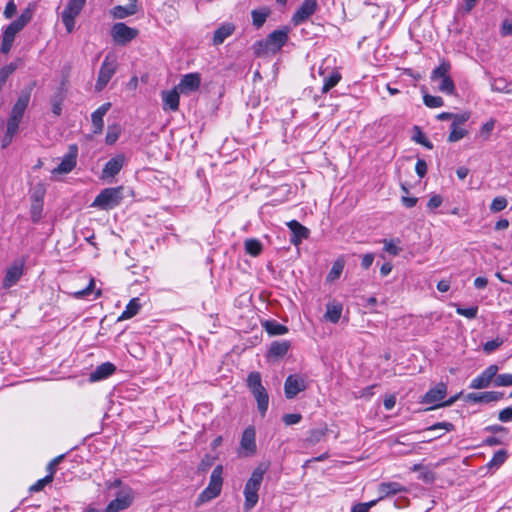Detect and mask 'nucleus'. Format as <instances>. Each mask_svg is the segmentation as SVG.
<instances>
[{"instance_id":"f257e3e1","label":"nucleus","mask_w":512,"mask_h":512,"mask_svg":"<svg viewBox=\"0 0 512 512\" xmlns=\"http://www.w3.org/2000/svg\"><path fill=\"white\" fill-rule=\"evenodd\" d=\"M288 41V30H274L264 40L257 41L253 45L256 56H265L269 53L276 54Z\"/></svg>"},{"instance_id":"f03ea898","label":"nucleus","mask_w":512,"mask_h":512,"mask_svg":"<svg viewBox=\"0 0 512 512\" xmlns=\"http://www.w3.org/2000/svg\"><path fill=\"white\" fill-rule=\"evenodd\" d=\"M267 471V466L259 465L256 467L250 478L247 480L244 487V510L250 511L258 502V491L260 489L261 483L263 481V477L265 472Z\"/></svg>"},{"instance_id":"7ed1b4c3","label":"nucleus","mask_w":512,"mask_h":512,"mask_svg":"<svg viewBox=\"0 0 512 512\" xmlns=\"http://www.w3.org/2000/svg\"><path fill=\"white\" fill-rule=\"evenodd\" d=\"M247 387L257 402V409L262 417L265 416L269 406V395L266 388L262 385V379L259 372H250L246 380Z\"/></svg>"},{"instance_id":"20e7f679","label":"nucleus","mask_w":512,"mask_h":512,"mask_svg":"<svg viewBox=\"0 0 512 512\" xmlns=\"http://www.w3.org/2000/svg\"><path fill=\"white\" fill-rule=\"evenodd\" d=\"M123 191L124 188L122 186L105 188L96 196L91 207L106 211L111 210L117 207L123 200Z\"/></svg>"},{"instance_id":"39448f33","label":"nucleus","mask_w":512,"mask_h":512,"mask_svg":"<svg viewBox=\"0 0 512 512\" xmlns=\"http://www.w3.org/2000/svg\"><path fill=\"white\" fill-rule=\"evenodd\" d=\"M222 474V465H217L210 475L208 486L198 496L196 506H200L220 495L223 485Z\"/></svg>"},{"instance_id":"423d86ee","label":"nucleus","mask_w":512,"mask_h":512,"mask_svg":"<svg viewBox=\"0 0 512 512\" xmlns=\"http://www.w3.org/2000/svg\"><path fill=\"white\" fill-rule=\"evenodd\" d=\"M447 394V386L445 383L440 382L435 387L429 389L421 398L422 404H432L428 410L436 409L438 407L450 406L458 398V396L451 397L450 399L441 403Z\"/></svg>"},{"instance_id":"0eeeda50","label":"nucleus","mask_w":512,"mask_h":512,"mask_svg":"<svg viewBox=\"0 0 512 512\" xmlns=\"http://www.w3.org/2000/svg\"><path fill=\"white\" fill-rule=\"evenodd\" d=\"M117 66L116 55L112 53L107 54L98 73V78L95 84L96 91L100 92L107 86L113 75L116 73Z\"/></svg>"},{"instance_id":"6e6552de","label":"nucleus","mask_w":512,"mask_h":512,"mask_svg":"<svg viewBox=\"0 0 512 512\" xmlns=\"http://www.w3.org/2000/svg\"><path fill=\"white\" fill-rule=\"evenodd\" d=\"M137 35V29L131 28L122 22L115 23L111 29L112 39L118 45H126L135 39Z\"/></svg>"},{"instance_id":"1a4fd4ad","label":"nucleus","mask_w":512,"mask_h":512,"mask_svg":"<svg viewBox=\"0 0 512 512\" xmlns=\"http://www.w3.org/2000/svg\"><path fill=\"white\" fill-rule=\"evenodd\" d=\"M307 388L305 379L298 374L289 375L284 383V393L287 399L295 398L300 392Z\"/></svg>"},{"instance_id":"9d476101","label":"nucleus","mask_w":512,"mask_h":512,"mask_svg":"<svg viewBox=\"0 0 512 512\" xmlns=\"http://www.w3.org/2000/svg\"><path fill=\"white\" fill-rule=\"evenodd\" d=\"M318 3L316 0H304L302 5L292 16L291 22L294 26H298L307 21L317 10Z\"/></svg>"},{"instance_id":"9b49d317","label":"nucleus","mask_w":512,"mask_h":512,"mask_svg":"<svg viewBox=\"0 0 512 512\" xmlns=\"http://www.w3.org/2000/svg\"><path fill=\"white\" fill-rule=\"evenodd\" d=\"M77 164V147L70 146L69 152L63 157L60 164L55 167L51 173L52 175H62L71 172Z\"/></svg>"},{"instance_id":"f8f14e48","label":"nucleus","mask_w":512,"mask_h":512,"mask_svg":"<svg viewBox=\"0 0 512 512\" xmlns=\"http://www.w3.org/2000/svg\"><path fill=\"white\" fill-rule=\"evenodd\" d=\"M498 370L499 368L495 364L488 366L480 375L471 381L470 388L484 389L489 387L490 383L492 381L494 382Z\"/></svg>"},{"instance_id":"ddd939ff","label":"nucleus","mask_w":512,"mask_h":512,"mask_svg":"<svg viewBox=\"0 0 512 512\" xmlns=\"http://www.w3.org/2000/svg\"><path fill=\"white\" fill-rule=\"evenodd\" d=\"M126 161V156L123 153H119L112 157L102 169L101 178H113L115 177L123 168Z\"/></svg>"},{"instance_id":"4468645a","label":"nucleus","mask_w":512,"mask_h":512,"mask_svg":"<svg viewBox=\"0 0 512 512\" xmlns=\"http://www.w3.org/2000/svg\"><path fill=\"white\" fill-rule=\"evenodd\" d=\"M30 97L31 91L29 89L22 90L17 101L12 107L9 118L21 121L30 102Z\"/></svg>"},{"instance_id":"2eb2a0df","label":"nucleus","mask_w":512,"mask_h":512,"mask_svg":"<svg viewBox=\"0 0 512 512\" xmlns=\"http://www.w3.org/2000/svg\"><path fill=\"white\" fill-rule=\"evenodd\" d=\"M133 502V496L130 490L122 491L106 507L104 512H119L128 508Z\"/></svg>"},{"instance_id":"dca6fc26","label":"nucleus","mask_w":512,"mask_h":512,"mask_svg":"<svg viewBox=\"0 0 512 512\" xmlns=\"http://www.w3.org/2000/svg\"><path fill=\"white\" fill-rule=\"evenodd\" d=\"M201 84V76L199 73H189L184 75L179 84L176 86L180 93L188 94L198 90Z\"/></svg>"},{"instance_id":"f3484780","label":"nucleus","mask_w":512,"mask_h":512,"mask_svg":"<svg viewBox=\"0 0 512 512\" xmlns=\"http://www.w3.org/2000/svg\"><path fill=\"white\" fill-rule=\"evenodd\" d=\"M287 226L291 231L290 242L295 246L299 245L303 240L307 239L310 235L309 229L303 226L297 220H291L290 222L287 223Z\"/></svg>"},{"instance_id":"a211bd4d","label":"nucleus","mask_w":512,"mask_h":512,"mask_svg":"<svg viewBox=\"0 0 512 512\" xmlns=\"http://www.w3.org/2000/svg\"><path fill=\"white\" fill-rule=\"evenodd\" d=\"M240 446L241 449L244 450V456L247 457L255 454L256 442L255 429L253 427H248L244 430L240 441Z\"/></svg>"},{"instance_id":"6ab92c4d","label":"nucleus","mask_w":512,"mask_h":512,"mask_svg":"<svg viewBox=\"0 0 512 512\" xmlns=\"http://www.w3.org/2000/svg\"><path fill=\"white\" fill-rule=\"evenodd\" d=\"M111 108V103L110 102H106L104 104H102L98 109H96L92 115H91V121H92V125H93V132L95 134H98V133H101L103 131V128H104V116L106 115V113L109 111V109Z\"/></svg>"},{"instance_id":"aec40b11","label":"nucleus","mask_w":512,"mask_h":512,"mask_svg":"<svg viewBox=\"0 0 512 512\" xmlns=\"http://www.w3.org/2000/svg\"><path fill=\"white\" fill-rule=\"evenodd\" d=\"M503 392L500 391H486L480 393H469L467 399L475 403H490L502 399Z\"/></svg>"},{"instance_id":"412c9836","label":"nucleus","mask_w":512,"mask_h":512,"mask_svg":"<svg viewBox=\"0 0 512 512\" xmlns=\"http://www.w3.org/2000/svg\"><path fill=\"white\" fill-rule=\"evenodd\" d=\"M116 371V366L111 362H104L90 373L89 379L92 382L108 378Z\"/></svg>"},{"instance_id":"4be33fe9","label":"nucleus","mask_w":512,"mask_h":512,"mask_svg":"<svg viewBox=\"0 0 512 512\" xmlns=\"http://www.w3.org/2000/svg\"><path fill=\"white\" fill-rule=\"evenodd\" d=\"M22 274H23V266L22 265L14 264V265L10 266L6 271V274H5L3 282H2L3 288L8 289V288L12 287L13 285H15L20 280Z\"/></svg>"},{"instance_id":"5701e85b","label":"nucleus","mask_w":512,"mask_h":512,"mask_svg":"<svg viewBox=\"0 0 512 512\" xmlns=\"http://www.w3.org/2000/svg\"><path fill=\"white\" fill-rule=\"evenodd\" d=\"M289 341H273L270 344L267 357L273 359H279L284 357L290 349Z\"/></svg>"},{"instance_id":"b1692460","label":"nucleus","mask_w":512,"mask_h":512,"mask_svg":"<svg viewBox=\"0 0 512 512\" xmlns=\"http://www.w3.org/2000/svg\"><path fill=\"white\" fill-rule=\"evenodd\" d=\"M235 30V26L232 23H225L221 25L213 35V44L220 45L222 44L229 36L233 34Z\"/></svg>"},{"instance_id":"393cba45","label":"nucleus","mask_w":512,"mask_h":512,"mask_svg":"<svg viewBox=\"0 0 512 512\" xmlns=\"http://www.w3.org/2000/svg\"><path fill=\"white\" fill-rule=\"evenodd\" d=\"M343 311V305L339 302H330L326 306V312L324 314L325 320L331 323H337L341 318Z\"/></svg>"},{"instance_id":"a878e982","label":"nucleus","mask_w":512,"mask_h":512,"mask_svg":"<svg viewBox=\"0 0 512 512\" xmlns=\"http://www.w3.org/2000/svg\"><path fill=\"white\" fill-rule=\"evenodd\" d=\"M179 90L177 87L163 93V102L170 110L176 111L179 108Z\"/></svg>"},{"instance_id":"bb28decb","label":"nucleus","mask_w":512,"mask_h":512,"mask_svg":"<svg viewBox=\"0 0 512 512\" xmlns=\"http://www.w3.org/2000/svg\"><path fill=\"white\" fill-rule=\"evenodd\" d=\"M65 99L64 90L62 87L58 88L55 94L51 97V110L55 116H60L62 113V104Z\"/></svg>"},{"instance_id":"cd10ccee","label":"nucleus","mask_w":512,"mask_h":512,"mask_svg":"<svg viewBox=\"0 0 512 512\" xmlns=\"http://www.w3.org/2000/svg\"><path fill=\"white\" fill-rule=\"evenodd\" d=\"M451 70V64L448 60L443 59L431 73L430 79L433 82L439 81L441 78L448 77Z\"/></svg>"},{"instance_id":"c85d7f7f","label":"nucleus","mask_w":512,"mask_h":512,"mask_svg":"<svg viewBox=\"0 0 512 512\" xmlns=\"http://www.w3.org/2000/svg\"><path fill=\"white\" fill-rule=\"evenodd\" d=\"M36 10V3H28L27 7L22 11L20 16L14 21L23 29L33 18Z\"/></svg>"},{"instance_id":"c756f323","label":"nucleus","mask_w":512,"mask_h":512,"mask_svg":"<svg viewBox=\"0 0 512 512\" xmlns=\"http://www.w3.org/2000/svg\"><path fill=\"white\" fill-rule=\"evenodd\" d=\"M136 11H137L136 5L133 3H129L126 6H121V5L115 6L112 9V15L116 19H124L128 16L134 15L136 13Z\"/></svg>"},{"instance_id":"7c9ffc66","label":"nucleus","mask_w":512,"mask_h":512,"mask_svg":"<svg viewBox=\"0 0 512 512\" xmlns=\"http://www.w3.org/2000/svg\"><path fill=\"white\" fill-rule=\"evenodd\" d=\"M140 307L141 305L138 298L131 299L122 314L119 316L118 320L121 321L134 317L139 312Z\"/></svg>"},{"instance_id":"2f4dec72","label":"nucleus","mask_w":512,"mask_h":512,"mask_svg":"<svg viewBox=\"0 0 512 512\" xmlns=\"http://www.w3.org/2000/svg\"><path fill=\"white\" fill-rule=\"evenodd\" d=\"M508 452L505 449L498 450L487 463V468L490 470H498L507 460Z\"/></svg>"},{"instance_id":"473e14b6","label":"nucleus","mask_w":512,"mask_h":512,"mask_svg":"<svg viewBox=\"0 0 512 512\" xmlns=\"http://www.w3.org/2000/svg\"><path fill=\"white\" fill-rule=\"evenodd\" d=\"M379 491L384 496H390V495H396L398 493H401L405 491V489L402 487L401 484L397 482H385L381 483L379 486Z\"/></svg>"},{"instance_id":"72a5a7b5","label":"nucleus","mask_w":512,"mask_h":512,"mask_svg":"<svg viewBox=\"0 0 512 512\" xmlns=\"http://www.w3.org/2000/svg\"><path fill=\"white\" fill-rule=\"evenodd\" d=\"M264 328L269 335H283L288 332V328L274 320H267L264 323Z\"/></svg>"},{"instance_id":"f704fd0d","label":"nucleus","mask_w":512,"mask_h":512,"mask_svg":"<svg viewBox=\"0 0 512 512\" xmlns=\"http://www.w3.org/2000/svg\"><path fill=\"white\" fill-rule=\"evenodd\" d=\"M270 14V10L267 8L255 9L251 12L252 23L256 28H260L266 22L267 17Z\"/></svg>"},{"instance_id":"c9c22d12","label":"nucleus","mask_w":512,"mask_h":512,"mask_svg":"<svg viewBox=\"0 0 512 512\" xmlns=\"http://www.w3.org/2000/svg\"><path fill=\"white\" fill-rule=\"evenodd\" d=\"M244 245L246 253L253 257L259 256L263 249L262 243L254 238L247 239Z\"/></svg>"},{"instance_id":"e433bc0d","label":"nucleus","mask_w":512,"mask_h":512,"mask_svg":"<svg viewBox=\"0 0 512 512\" xmlns=\"http://www.w3.org/2000/svg\"><path fill=\"white\" fill-rule=\"evenodd\" d=\"M414 134L412 136V140L416 143L423 145L427 149H433V144L431 141L427 139L425 134L422 132L419 126H414Z\"/></svg>"},{"instance_id":"4c0bfd02","label":"nucleus","mask_w":512,"mask_h":512,"mask_svg":"<svg viewBox=\"0 0 512 512\" xmlns=\"http://www.w3.org/2000/svg\"><path fill=\"white\" fill-rule=\"evenodd\" d=\"M438 90L447 95L455 94V84L453 79L448 76L440 79V84L438 85Z\"/></svg>"},{"instance_id":"58836bf2","label":"nucleus","mask_w":512,"mask_h":512,"mask_svg":"<svg viewBox=\"0 0 512 512\" xmlns=\"http://www.w3.org/2000/svg\"><path fill=\"white\" fill-rule=\"evenodd\" d=\"M341 80V74L338 71L332 72L328 77L324 79L322 92L327 93L330 89L335 87Z\"/></svg>"},{"instance_id":"ea45409f","label":"nucleus","mask_w":512,"mask_h":512,"mask_svg":"<svg viewBox=\"0 0 512 512\" xmlns=\"http://www.w3.org/2000/svg\"><path fill=\"white\" fill-rule=\"evenodd\" d=\"M87 0H70L63 12L79 15Z\"/></svg>"},{"instance_id":"a19ab883","label":"nucleus","mask_w":512,"mask_h":512,"mask_svg":"<svg viewBox=\"0 0 512 512\" xmlns=\"http://www.w3.org/2000/svg\"><path fill=\"white\" fill-rule=\"evenodd\" d=\"M43 203L39 200L32 201L30 207V215L33 223H38L42 217Z\"/></svg>"},{"instance_id":"79ce46f5","label":"nucleus","mask_w":512,"mask_h":512,"mask_svg":"<svg viewBox=\"0 0 512 512\" xmlns=\"http://www.w3.org/2000/svg\"><path fill=\"white\" fill-rule=\"evenodd\" d=\"M450 127H451V131H450V133L448 135V139H447L448 142H450V143L457 142L467 135V130L460 128V126H450Z\"/></svg>"},{"instance_id":"37998d69","label":"nucleus","mask_w":512,"mask_h":512,"mask_svg":"<svg viewBox=\"0 0 512 512\" xmlns=\"http://www.w3.org/2000/svg\"><path fill=\"white\" fill-rule=\"evenodd\" d=\"M491 90L495 92L512 93V89H508V83L504 78H496L491 82Z\"/></svg>"},{"instance_id":"c03bdc74","label":"nucleus","mask_w":512,"mask_h":512,"mask_svg":"<svg viewBox=\"0 0 512 512\" xmlns=\"http://www.w3.org/2000/svg\"><path fill=\"white\" fill-rule=\"evenodd\" d=\"M495 127V120L490 119L486 123H484L480 130L478 136L482 138L484 141H487L490 138V135Z\"/></svg>"},{"instance_id":"a18cd8bd","label":"nucleus","mask_w":512,"mask_h":512,"mask_svg":"<svg viewBox=\"0 0 512 512\" xmlns=\"http://www.w3.org/2000/svg\"><path fill=\"white\" fill-rule=\"evenodd\" d=\"M423 102L429 108H438L444 105V101L440 96H433L430 94H425L423 96Z\"/></svg>"},{"instance_id":"49530a36","label":"nucleus","mask_w":512,"mask_h":512,"mask_svg":"<svg viewBox=\"0 0 512 512\" xmlns=\"http://www.w3.org/2000/svg\"><path fill=\"white\" fill-rule=\"evenodd\" d=\"M494 386L506 387L512 386V374H496L494 379Z\"/></svg>"},{"instance_id":"de8ad7c7","label":"nucleus","mask_w":512,"mask_h":512,"mask_svg":"<svg viewBox=\"0 0 512 512\" xmlns=\"http://www.w3.org/2000/svg\"><path fill=\"white\" fill-rule=\"evenodd\" d=\"M22 28L15 22L12 21L4 30L3 37L14 41L15 36L20 32Z\"/></svg>"},{"instance_id":"09e8293b","label":"nucleus","mask_w":512,"mask_h":512,"mask_svg":"<svg viewBox=\"0 0 512 512\" xmlns=\"http://www.w3.org/2000/svg\"><path fill=\"white\" fill-rule=\"evenodd\" d=\"M343 269H344V262L340 261V260L335 261L329 274H328V279L335 280V279L339 278Z\"/></svg>"},{"instance_id":"8fccbe9b","label":"nucleus","mask_w":512,"mask_h":512,"mask_svg":"<svg viewBox=\"0 0 512 512\" xmlns=\"http://www.w3.org/2000/svg\"><path fill=\"white\" fill-rule=\"evenodd\" d=\"M76 17H77V15L62 12V22H63L67 32L71 33L74 30Z\"/></svg>"},{"instance_id":"3c124183","label":"nucleus","mask_w":512,"mask_h":512,"mask_svg":"<svg viewBox=\"0 0 512 512\" xmlns=\"http://www.w3.org/2000/svg\"><path fill=\"white\" fill-rule=\"evenodd\" d=\"M507 206V199L505 197L499 196L495 197L490 205V210L492 212H500L504 210Z\"/></svg>"},{"instance_id":"603ef678","label":"nucleus","mask_w":512,"mask_h":512,"mask_svg":"<svg viewBox=\"0 0 512 512\" xmlns=\"http://www.w3.org/2000/svg\"><path fill=\"white\" fill-rule=\"evenodd\" d=\"M53 481V478L51 475H46L44 478L42 479H39L36 483H34L31 487H30V491L31 492H39L41 490L44 489V487L51 483Z\"/></svg>"},{"instance_id":"864d4df0","label":"nucleus","mask_w":512,"mask_h":512,"mask_svg":"<svg viewBox=\"0 0 512 512\" xmlns=\"http://www.w3.org/2000/svg\"><path fill=\"white\" fill-rule=\"evenodd\" d=\"M456 312L461 316H464L469 319H473L477 316L478 307L477 306H471L468 308L457 307Z\"/></svg>"},{"instance_id":"5fc2aeb1","label":"nucleus","mask_w":512,"mask_h":512,"mask_svg":"<svg viewBox=\"0 0 512 512\" xmlns=\"http://www.w3.org/2000/svg\"><path fill=\"white\" fill-rule=\"evenodd\" d=\"M325 436V430L323 429H314L310 432L309 437L307 438V441L310 444H316L319 443L323 437Z\"/></svg>"},{"instance_id":"6e6d98bb","label":"nucleus","mask_w":512,"mask_h":512,"mask_svg":"<svg viewBox=\"0 0 512 512\" xmlns=\"http://www.w3.org/2000/svg\"><path fill=\"white\" fill-rule=\"evenodd\" d=\"M502 344H503V339H501V338H496V339H494V340L487 341V342L483 345V350H484L487 354H490V353H492L493 351H495L497 348H499Z\"/></svg>"},{"instance_id":"4d7b16f0","label":"nucleus","mask_w":512,"mask_h":512,"mask_svg":"<svg viewBox=\"0 0 512 512\" xmlns=\"http://www.w3.org/2000/svg\"><path fill=\"white\" fill-rule=\"evenodd\" d=\"M119 134H120L119 128H117V127H114V128L109 127L108 131H107V134H106V137H105L106 143L109 144V145L114 144L118 140Z\"/></svg>"},{"instance_id":"13d9d810","label":"nucleus","mask_w":512,"mask_h":512,"mask_svg":"<svg viewBox=\"0 0 512 512\" xmlns=\"http://www.w3.org/2000/svg\"><path fill=\"white\" fill-rule=\"evenodd\" d=\"M64 457H65V455H64V454H61V455H59V456L55 457L54 459H52V460L48 463V465H47V467H46V470H47V472H48V474H47V475H51V476H52V478H54V474H55V472H56V466H57L60 462H62V460L64 459Z\"/></svg>"},{"instance_id":"bf43d9fd","label":"nucleus","mask_w":512,"mask_h":512,"mask_svg":"<svg viewBox=\"0 0 512 512\" xmlns=\"http://www.w3.org/2000/svg\"><path fill=\"white\" fill-rule=\"evenodd\" d=\"M470 118V113L464 112L460 114H454L452 116V123L451 126H461L465 122H467Z\"/></svg>"},{"instance_id":"052dcab7","label":"nucleus","mask_w":512,"mask_h":512,"mask_svg":"<svg viewBox=\"0 0 512 512\" xmlns=\"http://www.w3.org/2000/svg\"><path fill=\"white\" fill-rule=\"evenodd\" d=\"M438 429H445L446 431H453L455 426L451 422H438L426 428L425 431H434Z\"/></svg>"},{"instance_id":"680f3d73","label":"nucleus","mask_w":512,"mask_h":512,"mask_svg":"<svg viewBox=\"0 0 512 512\" xmlns=\"http://www.w3.org/2000/svg\"><path fill=\"white\" fill-rule=\"evenodd\" d=\"M376 502L377 500H372L366 503L355 504L352 507L351 512H369V509L372 508L376 504Z\"/></svg>"},{"instance_id":"e2e57ef3","label":"nucleus","mask_w":512,"mask_h":512,"mask_svg":"<svg viewBox=\"0 0 512 512\" xmlns=\"http://www.w3.org/2000/svg\"><path fill=\"white\" fill-rule=\"evenodd\" d=\"M20 122L19 120L8 118L6 133L9 134V136H15L18 132Z\"/></svg>"},{"instance_id":"0e129e2a","label":"nucleus","mask_w":512,"mask_h":512,"mask_svg":"<svg viewBox=\"0 0 512 512\" xmlns=\"http://www.w3.org/2000/svg\"><path fill=\"white\" fill-rule=\"evenodd\" d=\"M283 422L285 423V425H294V424H297L301 421L302 419V416L301 414H298V413H290V414H285L283 416Z\"/></svg>"},{"instance_id":"69168bd1","label":"nucleus","mask_w":512,"mask_h":512,"mask_svg":"<svg viewBox=\"0 0 512 512\" xmlns=\"http://www.w3.org/2000/svg\"><path fill=\"white\" fill-rule=\"evenodd\" d=\"M416 174L423 178L427 173V163L424 159H418L415 165Z\"/></svg>"},{"instance_id":"338daca9","label":"nucleus","mask_w":512,"mask_h":512,"mask_svg":"<svg viewBox=\"0 0 512 512\" xmlns=\"http://www.w3.org/2000/svg\"><path fill=\"white\" fill-rule=\"evenodd\" d=\"M17 12V7H16V4L14 3L13 0H10L7 4H6V7L4 9V16L5 18L7 19H11Z\"/></svg>"},{"instance_id":"774afa93","label":"nucleus","mask_w":512,"mask_h":512,"mask_svg":"<svg viewBox=\"0 0 512 512\" xmlns=\"http://www.w3.org/2000/svg\"><path fill=\"white\" fill-rule=\"evenodd\" d=\"M498 419L501 422L507 423L512 421V407H507L499 412Z\"/></svg>"}]
</instances>
